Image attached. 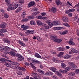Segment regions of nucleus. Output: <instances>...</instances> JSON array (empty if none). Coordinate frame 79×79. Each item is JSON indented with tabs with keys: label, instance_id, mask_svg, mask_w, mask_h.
<instances>
[{
	"label": "nucleus",
	"instance_id": "obj_1",
	"mask_svg": "<svg viewBox=\"0 0 79 79\" xmlns=\"http://www.w3.org/2000/svg\"><path fill=\"white\" fill-rule=\"evenodd\" d=\"M50 38L52 40H53L55 42H57L58 43H60L62 40L61 39H58L57 37L54 35H51L50 36Z\"/></svg>",
	"mask_w": 79,
	"mask_h": 79
},
{
	"label": "nucleus",
	"instance_id": "obj_2",
	"mask_svg": "<svg viewBox=\"0 0 79 79\" xmlns=\"http://www.w3.org/2000/svg\"><path fill=\"white\" fill-rule=\"evenodd\" d=\"M46 23L48 24V25L44 27L45 29H48L51 28L53 26V23L51 22V21L50 20H47L46 21Z\"/></svg>",
	"mask_w": 79,
	"mask_h": 79
},
{
	"label": "nucleus",
	"instance_id": "obj_3",
	"mask_svg": "<svg viewBox=\"0 0 79 79\" xmlns=\"http://www.w3.org/2000/svg\"><path fill=\"white\" fill-rule=\"evenodd\" d=\"M16 56L18 57L17 59V60L18 61H21L24 60V57L19 54L17 53Z\"/></svg>",
	"mask_w": 79,
	"mask_h": 79
},
{
	"label": "nucleus",
	"instance_id": "obj_4",
	"mask_svg": "<svg viewBox=\"0 0 79 79\" xmlns=\"http://www.w3.org/2000/svg\"><path fill=\"white\" fill-rule=\"evenodd\" d=\"M39 13H40V11H36L35 12L33 13L32 14L33 16L28 17V19H34V18H35V17L34 16H36V15H37L39 14Z\"/></svg>",
	"mask_w": 79,
	"mask_h": 79
},
{
	"label": "nucleus",
	"instance_id": "obj_5",
	"mask_svg": "<svg viewBox=\"0 0 79 79\" xmlns=\"http://www.w3.org/2000/svg\"><path fill=\"white\" fill-rule=\"evenodd\" d=\"M9 47L7 46H4L2 47V48L1 49L0 51L1 52H3L4 51H7V50H9Z\"/></svg>",
	"mask_w": 79,
	"mask_h": 79
},
{
	"label": "nucleus",
	"instance_id": "obj_6",
	"mask_svg": "<svg viewBox=\"0 0 79 79\" xmlns=\"http://www.w3.org/2000/svg\"><path fill=\"white\" fill-rule=\"evenodd\" d=\"M7 6L9 7L7 8V10H8V11H10V10H13L12 9V7L11 4H10V3L9 2H7Z\"/></svg>",
	"mask_w": 79,
	"mask_h": 79
},
{
	"label": "nucleus",
	"instance_id": "obj_7",
	"mask_svg": "<svg viewBox=\"0 0 79 79\" xmlns=\"http://www.w3.org/2000/svg\"><path fill=\"white\" fill-rule=\"evenodd\" d=\"M21 27L23 29L24 31H26L27 29H29L30 27L28 26H25L24 25H23L21 26Z\"/></svg>",
	"mask_w": 79,
	"mask_h": 79
},
{
	"label": "nucleus",
	"instance_id": "obj_8",
	"mask_svg": "<svg viewBox=\"0 0 79 79\" xmlns=\"http://www.w3.org/2000/svg\"><path fill=\"white\" fill-rule=\"evenodd\" d=\"M11 5L12 7V10H15L16 8H17L18 7V5L17 4H15V5H13V4H11Z\"/></svg>",
	"mask_w": 79,
	"mask_h": 79
},
{
	"label": "nucleus",
	"instance_id": "obj_9",
	"mask_svg": "<svg viewBox=\"0 0 79 79\" xmlns=\"http://www.w3.org/2000/svg\"><path fill=\"white\" fill-rule=\"evenodd\" d=\"M9 54L12 56H16V53L13 51H10L9 52Z\"/></svg>",
	"mask_w": 79,
	"mask_h": 79
},
{
	"label": "nucleus",
	"instance_id": "obj_10",
	"mask_svg": "<svg viewBox=\"0 0 79 79\" xmlns=\"http://www.w3.org/2000/svg\"><path fill=\"white\" fill-rule=\"evenodd\" d=\"M69 44L71 45H74L75 43L73 42V40L72 39H70L69 40Z\"/></svg>",
	"mask_w": 79,
	"mask_h": 79
},
{
	"label": "nucleus",
	"instance_id": "obj_11",
	"mask_svg": "<svg viewBox=\"0 0 79 79\" xmlns=\"http://www.w3.org/2000/svg\"><path fill=\"white\" fill-rule=\"evenodd\" d=\"M0 28L2 29H5L6 28V24L4 23H2L0 24Z\"/></svg>",
	"mask_w": 79,
	"mask_h": 79
},
{
	"label": "nucleus",
	"instance_id": "obj_12",
	"mask_svg": "<svg viewBox=\"0 0 79 79\" xmlns=\"http://www.w3.org/2000/svg\"><path fill=\"white\" fill-rule=\"evenodd\" d=\"M34 4H35V2H30L28 4V7L29 8L31 7V6H34Z\"/></svg>",
	"mask_w": 79,
	"mask_h": 79
},
{
	"label": "nucleus",
	"instance_id": "obj_13",
	"mask_svg": "<svg viewBox=\"0 0 79 79\" xmlns=\"http://www.w3.org/2000/svg\"><path fill=\"white\" fill-rule=\"evenodd\" d=\"M62 19L64 22H68V19L66 17L64 16L62 17Z\"/></svg>",
	"mask_w": 79,
	"mask_h": 79
},
{
	"label": "nucleus",
	"instance_id": "obj_14",
	"mask_svg": "<svg viewBox=\"0 0 79 79\" xmlns=\"http://www.w3.org/2000/svg\"><path fill=\"white\" fill-rule=\"evenodd\" d=\"M4 64L7 67H9V68H11V64L8 62H6Z\"/></svg>",
	"mask_w": 79,
	"mask_h": 79
},
{
	"label": "nucleus",
	"instance_id": "obj_15",
	"mask_svg": "<svg viewBox=\"0 0 79 79\" xmlns=\"http://www.w3.org/2000/svg\"><path fill=\"white\" fill-rule=\"evenodd\" d=\"M0 61H1V63L4 64L6 62V59L4 58H0Z\"/></svg>",
	"mask_w": 79,
	"mask_h": 79
},
{
	"label": "nucleus",
	"instance_id": "obj_16",
	"mask_svg": "<svg viewBox=\"0 0 79 79\" xmlns=\"http://www.w3.org/2000/svg\"><path fill=\"white\" fill-rule=\"evenodd\" d=\"M18 42L20 44V45H21V46H23V47H25V46H26V45L23 42H22L21 40H19Z\"/></svg>",
	"mask_w": 79,
	"mask_h": 79
},
{
	"label": "nucleus",
	"instance_id": "obj_17",
	"mask_svg": "<svg viewBox=\"0 0 79 79\" xmlns=\"http://www.w3.org/2000/svg\"><path fill=\"white\" fill-rule=\"evenodd\" d=\"M27 32V33H28L29 34H33L34 33V31L33 30H27L26 31Z\"/></svg>",
	"mask_w": 79,
	"mask_h": 79
},
{
	"label": "nucleus",
	"instance_id": "obj_18",
	"mask_svg": "<svg viewBox=\"0 0 79 79\" xmlns=\"http://www.w3.org/2000/svg\"><path fill=\"white\" fill-rule=\"evenodd\" d=\"M55 73V74H57V75L59 77H60V78H62V75H61V73H59L58 72L56 71Z\"/></svg>",
	"mask_w": 79,
	"mask_h": 79
},
{
	"label": "nucleus",
	"instance_id": "obj_19",
	"mask_svg": "<svg viewBox=\"0 0 79 79\" xmlns=\"http://www.w3.org/2000/svg\"><path fill=\"white\" fill-rule=\"evenodd\" d=\"M37 71L38 72V73H40L41 74H44V73H45L44 71L40 69H37Z\"/></svg>",
	"mask_w": 79,
	"mask_h": 79
},
{
	"label": "nucleus",
	"instance_id": "obj_20",
	"mask_svg": "<svg viewBox=\"0 0 79 79\" xmlns=\"http://www.w3.org/2000/svg\"><path fill=\"white\" fill-rule=\"evenodd\" d=\"M32 63L35 64H37L39 63V61L37 60H32Z\"/></svg>",
	"mask_w": 79,
	"mask_h": 79
},
{
	"label": "nucleus",
	"instance_id": "obj_21",
	"mask_svg": "<svg viewBox=\"0 0 79 79\" xmlns=\"http://www.w3.org/2000/svg\"><path fill=\"white\" fill-rule=\"evenodd\" d=\"M35 56L36 58H41V56L39 54L37 53H35Z\"/></svg>",
	"mask_w": 79,
	"mask_h": 79
},
{
	"label": "nucleus",
	"instance_id": "obj_22",
	"mask_svg": "<svg viewBox=\"0 0 79 79\" xmlns=\"http://www.w3.org/2000/svg\"><path fill=\"white\" fill-rule=\"evenodd\" d=\"M51 10L53 12V13H56V8L55 7H52L51 9Z\"/></svg>",
	"mask_w": 79,
	"mask_h": 79
},
{
	"label": "nucleus",
	"instance_id": "obj_23",
	"mask_svg": "<svg viewBox=\"0 0 79 79\" xmlns=\"http://www.w3.org/2000/svg\"><path fill=\"white\" fill-rule=\"evenodd\" d=\"M26 11H23L22 14V18H24L25 16H26Z\"/></svg>",
	"mask_w": 79,
	"mask_h": 79
},
{
	"label": "nucleus",
	"instance_id": "obj_24",
	"mask_svg": "<svg viewBox=\"0 0 79 79\" xmlns=\"http://www.w3.org/2000/svg\"><path fill=\"white\" fill-rule=\"evenodd\" d=\"M36 23L38 26H42V22L41 21L38 20L37 21Z\"/></svg>",
	"mask_w": 79,
	"mask_h": 79
},
{
	"label": "nucleus",
	"instance_id": "obj_25",
	"mask_svg": "<svg viewBox=\"0 0 79 79\" xmlns=\"http://www.w3.org/2000/svg\"><path fill=\"white\" fill-rule=\"evenodd\" d=\"M3 41L5 42H6V43L7 44H10V40H8L7 39H4L3 40Z\"/></svg>",
	"mask_w": 79,
	"mask_h": 79
},
{
	"label": "nucleus",
	"instance_id": "obj_26",
	"mask_svg": "<svg viewBox=\"0 0 79 79\" xmlns=\"http://www.w3.org/2000/svg\"><path fill=\"white\" fill-rule=\"evenodd\" d=\"M55 2L57 5H60V4L61 3L60 0H56Z\"/></svg>",
	"mask_w": 79,
	"mask_h": 79
},
{
	"label": "nucleus",
	"instance_id": "obj_27",
	"mask_svg": "<svg viewBox=\"0 0 79 79\" xmlns=\"http://www.w3.org/2000/svg\"><path fill=\"white\" fill-rule=\"evenodd\" d=\"M64 54V52H60L58 54V55H57V56L58 57H60V58L61 57V56L63 55Z\"/></svg>",
	"mask_w": 79,
	"mask_h": 79
},
{
	"label": "nucleus",
	"instance_id": "obj_28",
	"mask_svg": "<svg viewBox=\"0 0 79 79\" xmlns=\"http://www.w3.org/2000/svg\"><path fill=\"white\" fill-rule=\"evenodd\" d=\"M54 26H57V25H58V22L54 21L52 25Z\"/></svg>",
	"mask_w": 79,
	"mask_h": 79
},
{
	"label": "nucleus",
	"instance_id": "obj_29",
	"mask_svg": "<svg viewBox=\"0 0 79 79\" xmlns=\"http://www.w3.org/2000/svg\"><path fill=\"white\" fill-rule=\"evenodd\" d=\"M30 23L31 25H35V22L33 20L31 21L30 22Z\"/></svg>",
	"mask_w": 79,
	"mask_h": 79
},
{
	"label": "nucleus",
	"instance_id": "obj_30",
	"mask_svg": "<svg viewBox=\"0 0 79 79\" xmlns=\"http://www.w3.org/2000/svg\"><path fill=\"white\" fill-rule=\"evenodd\" d=\"M75 75V73L74 72H70L69 74V76H74Z\"/></svg>",
	"mask_w": 79,
	"mask_h": 79
},
{
	"label": "nucleus",
	"instance_id": "obj_31",
	"mask_svg": "<svg viewBox=\"0 0 79 79\" xmlns=\"http://www.w3.org/2000/svg\"><path fill=\"white\" fill-rule=\"evenodd\" d=\"M51 70H52V71L53 72H54V73L56 71V69L55 68L53 67H52L50 69Z\"/></svg>",
	"mask_w": 79,
	"mask_h": 79
},
{
	"label": "nucleus",
	"instance_id": "obj_32",
	"mask_svg": "<svg viewBox=\"0 0 79 79\" xmlns=\"http://www.w3.org/2000/svg\"><path fill=\"white\" fill-rule=\"evenodd\" d=\"M21 10H22V8H21V7H19L17 10H16L15 12V13H18V12L20 11Z\"/></svg>",
	"mask_w": 79,
	"mask_h": 79
},
{
	"label": "nucleus",
	"instance_id": "obj_33",
	"mask_svg": "<svg viewBox=\"0 0 79 79\" xmlns=\"http://www.w3.org/2000/svg\"><path fill=\"white\" fill-rule=\"evenodd\" d=\"M74 72L75 74H78L79 73V69H75Z\"/></svg>",
	"mask_w": 79,
	"mask_h": 79
},
{
	"label": "nucleus",
	"instance_id": "obj_34",
	"mask_svg": "<svg viewBox=\"0 0 79 79\" xmlns=\"http://www.w3.org/2000/svg\"><path fill=\"white\" fill-rule=\"evenodd\" d=\"M28 21V19L27 18H23L21 20L22 22H27Z\"/></svg>",
	"mask_w": 79,
	"mask_h": 79
},
{
	"label": "nucleus",
	"instance_id": "obj_35",
	"mask_svg": "<svg viewBox=\"0 0 79 79\" xmlns=\"http://www.w3.org/2000/svg\"><path fill=\"white\" fill-rule=\"evenodd\" d=\"M57 50L58 51H64V48H57Z\"/></svg>",
	"mask_w": 79,
	"mask_h": 79
},
{
	"label": "nucleus",
	"instance_id": "obj_36",
	"mask_svg": "<svg viewBox=\"0 0 79 79\" xmlns=\"http://www.w3.org/2000/svg\"><path fill=\"white\" fill-rule=\"evenodd\" d=\"M72 51L73 53H77L78 52H77V51L76 50L74 49H73L72 50Z\"/></svg>",
	"mask_w": 79,
	"mask_h": 79
},
{
	"label": "nucleus",
	"instance_id": "obj_37",
	"mask_svg": "<svg viewBox=\"0 0 79 79\" xmlns=\"http://www.w3.org/2000/svg\"><path fill=\"white\" fill-rule=\"evenodd\" d=\"M4 16L5 18H8L9 17V16L6 13L4 14Z\"/></svg>",
	"mask_w": 79,
	"mask_h": 79
},
{
	"label": "nucleus",
	"instance_id": "obj_38",
	"mask_svg": "<svg viewBox=\"0 0 79 79\" xmlns=\"http://www.w3.org/2000/svg\"><path fill=\"white\" fill-rule=\"evenodd\" d=\"M63 25L66 26L67 27H69V25L67 23H63Z\"/></svg>",
	"mask_w": 79,
	"mask_h": 79
},
{
	"label": "nucleus",
	"instance_id": "obj_39",
	"mask_svg": "<svg viewBox=\"0 0 79 79\" xmlns=\"http://www.w3.org/2000/svg\"><path fill=\"white\" fill-rule=\"evenodd\" d=\"M61 66L62 67V68H64V69L66 68V65L62 63L61 64Z\"/></svg>",
	"mask_w": 79,
	"mask_h": 79
},
{
	"label": "nucleus",
	"instance_id": "obj_40",
	"mask_svg": "<svg viewBox=\"0 0 79 79\" xmlns=\"http://www.w3.org/2000/svg\"><path fill=\"white\" fill-rule=\"evenodd\" d=\"M69 58V55H66L64 56V58L65 59H68Z\"/></svg>",
	"mask_w": 79,
	"mask_h": 79
},
{
	"label": "nucleus",
	"instance_id": "obj_41",
	"mask_svg": "<svg viewBox=\"0 0 79 79\" xmlns=\"http://www.w3.org/2000/svg\"><path fill=\"white\" fill-rule=\"evenodd\" d=\"M11 68H12V69H18V68L16 67L13 65H11Z\"/></svg>",
	"mask_w": 79,
	"mask_h": 79
},
{
	"label": "nucleus",
	"instance_id": "obj_42",
	"mask_svg": "<svg viewBox=\"0 0 79 79\" xmlns=\"http://www.w3.org/2000/svg\"><path fill=\"white\" fill-rule=\"evenodd\" d=\"M76 68H77V66L75 65L74 64L72 67V69H73V70H74Z\"/></svg>",
	"mask_w": 79,
	"mask_h": 79
},
{
	"label": "nucleus",
	"instance_id": "obj_43",
	"mask_svg": "<svg viewBox=\"0 0 79 79\" xmlns=\"http://www.w3.org/2000/svg\"><path fill=\"white\" fill-rule=\"evenodd\" d=\"M36 18H37V19H42V18H42V16H41V15L36 16Z\"/></svg>",
	"mask_w": 79,
	"mask_h": 79
},
{
	"label": "nucleus",
	"instance_id": "obj_44",
	"mask_svg": "<svg viewBox=\"0 0 79 79\" xmlns=\"http://www.w3.org/2000/svg\"><path fill=\"white\" fill-rule=\"evenodd\" d=\"M52 78L54 79H58V77L55 75H54L52 76Z\"/></svg>",
	"mask_w": 79,
	"mask_h": 79
},
{
	"label": "nucleus",
	"instance_id": "obj_45",
	"mask_svg": "<svg viewBox=\"0 0 79 79\" xmlns=\"http://www.w3.org/2000/svg\"><path fill=\"white\" fill-rule=\"evenodd\" d=\"M69 64L70 66H74V64L73 63V62H69Z\"/></svg>",
	"mask_w": 79,
	"mask_h": 79
},
{
	"label": "nucleus",
	"instance_id": "obj_46",
	"mask_svg": "<svg viewBox=\"0 0 79 79\" xmlns=\"http://www.w3.org/2000/svg\"><path fill=\"white\" fill-rule=\"evenodd\" d=\"M3 31H2V29L0 31V36H4V35L3 34Z\"/></svg>",
	"mask_w": 79,
	"mask_h": 79
},
{
	"label": "nucleus",
	"instance_id": "obj_47",
	"mask_svg": "<svg viewBox=\"0 0 79 79\" xmlns=\"http://www.w3.org/2000/svg\"><path fill=\"white\" fill-rule=\"evenodd\" d=\"M36 39L37 40H38V41H39L40 42V41H41V39H42L41 38H40V37L39 36H37Z\"/></svg>",
	"mask_w": 79,
	"mask_h": 79
},
{
	"label": "nucleus",
	"instance_id": "obj_48",
	"mask_svg": "<svg viewBox=\"0 0 79 79\" xmlns=\"http://www.w3.org/2000/svg\"><path fill=\"white\" fill-rule=\"evenodd\" d=\"M13 64L14 65H19V63L17 62H14L13 63Z\"/></svg>",
	"mask_w": 79,
	"mask_h": 79
},
{
	"label": "nucleus",
	"instance_id": "obj_49",
	"mask_svg": "<svg viewBox=\"0 0 79 79\" xmlns=\"http://www.w3.org/2000/svg\"><path fill=\"white\" fill-rule=\"evenodd\" d=\"M32 10L33 11H38V9L37 8H34Z\"/></svg>",
	"mask_w": 79,
	"mask_h": 79
},
{
	"label": "nucleus",
	"instance_id": "obj_50",
	"mask_svg": "<svg viewBox=\"0 0 79 79\" xmlns=\"http://www.w3.org/2000/svg\"><path fill=\"white\" fill-rule=\"evenodd\" d=\"M17 73L18 75H22V72L21 71H18L17 72Z\"/></svg>",
	"mask_w": 79,
	"mask_h": 79
},
{
	"label": "nucleus",
	"instance_id": "obj_51",
	"mask_svg": "<svg viewBox=\"0 0 79 79\" xmlns=\"http://www.w3.org/2000/svg\"><path fill=\"white\" fill-rule=\"evenodd\" d=\"M47 74H48V76H50V75H52V74H53V73H52L50 72H49L48 73H47Z\"/></svg>",
	"mask_w": 79,
	"mask_h": 79
},
{
	"label": "nucleus",
	"instance_id": "obj_52",
	"mask_svg": "<svg viewBox=\"0 0 79 79\" xmlns=\"http://www.w3.org/2000/svg\"><path fill=\"white\" fill-rule=\"evenodd\" d=\"M69 11L70 12H73L75 11V9H70Z\"/></svg>",
	"mask_w": 79,
	"mask_h": 79
},
{
	"label": "nucleus",
	"instance_id": "obj_53",
	"mask_svg": "<svg viewBox=\"0 0 79 79\" xmlns=\"http://www.w3.org/2000/svg\"><path fill=\"white\" fill-rule=\"evenodd\" d=\"M23 39L25 42H26L27 41L28 38L24 37L23 38Z\"/></svg>",
	"mask_w": 79,
	"mask_h": 79
},
{
	"label": "nucleus",
	"instance_id": "obj_54",
	"mask_svg": "<svg viewBox=\"0 0 79 79\" xmlns=\"http://www.w3.org/2000/svg\"><path fill=\"white\" fill-rule=\"evenodd\" d=\"M68 31L66 30L65 31H63L62 32V34L63 35H64V34H67L68 33Z\"/></svg>",
	"mask_w": 79,
	"mask_h": 79
},
{
	"label": "nucleus",
	"instance_id": "obj_55",
	"mask_svg": "<svg viewBox=\"0 0 79 79\" xmlns=\"http://www.w3.org/2000/svg\"><path fill=\"white\" fill-rule=\"evenodd\" d=\"M65 69L67 71H68L69 70V69H70V68L69 67H67L66 68H65Z\"/></svg>",
	"mask_w": 79,
	"mask_h": 79
},
{
	"label": "nucleus",
	"instance_id": "obj_56",
	"mask_svg": "<svg viewBox=\"0 0 79 79\" xmlns=\"http://www.w3.org/2000/svg\"><path fill=\"white\" fill-rule=\"evenodd\" d=\"M51 52L53 54V55H56V52H55V51L52 50L51 51Z\"/></svg>",
	"mask_w": 79,
	"mask_h": 79
},
{
	"label": "nucleus",
	"instance_id": "obj_57",
	"mask_svg": "<svg viewBox=\"0 0 79 79\" xmlns=\"http://www.w3.org/2000/svg\"><path fill=\"white\" fill-rule=\"evenodd\" d=\"M74 21H76V20H77V19H78V18L77 16H75L74 18Z\"/></svg>",
	"mask_w": 79,
	"mask_h": 79
},
{
	"label": "nucleus",
	"instance_id": "obj_58",
	"mask_svg": "<svg viewBox=\"0 0 79 79\" xmlns=\"http://www.w3.org/2000/svg\"><path fill=\"white\" fill-rule=\"evenodd\" d=\"M60 5L63 6L65 5V4L63 2H62L60 3Z\"/></svg>",
	"mask_w": 79,
	"mask_h": 79
},
{
	"label": "nucleus",
	"instance_id": "obj_59",
	"mask_svg": "<svg viewBox=\"0 0 79 79\" xmlns=\"http://www.w3.org/2000/svg\"><path fill=\"white\" fill-rule=\"evenodd\" d=\"M19 2L20 3H24V0H20Z\"/></svg>",
	"mask_w": 79,
	"mask_h": 79
},
{
	"label": "nucleus",
	"instance_id": "obj_60",
	"mask_svg": "<svg viewBox=\"0 0 79 79\" xmlns=\"http://www.w3.org/2000/svg\"><path fill=\"white\" fill-rule=\"evenodd\" d=\"M32 60H32V58H29L28 59V60L29 61H32Z\"/></svg>",
	"mask_w": 79,
	"mask_h": 79
},
{
	"label": "nucleus",
	"instance_id": "obj_61",
	"mask_svg": "<svg viewBox=\"0 0 79 79\" xmlns=\"http://www.w3.org/2000/svg\"><path fill=\"white\" fill-rule=\"evenodd\" d=\"M2 32H7V30L6 29H4V30H2Z\"/></svg>",
	"mask_w": 79,
	"mask_h": 79
},
{
	"label": "nucleus",
	"instance_id": "obj_62",
	"mask_svg": "<svg viewBox=\"0 0 79 79\" xmlns=\"http://www.w3.org/2000/svg\"><path fill=\"white\" fill-rule=\"evenodd\" d=\"M41 15H42V16H45V15H46V13H41Z\"/></svg>",
	"mask_w": 79,
	"mask_h": 79
},
{
	"label": "nucleus",
	"instance_id": "obj_63",
	"mask_svg": "<svg viewBox=\"0 0 79 79\" xmlns=\"http://www.w3.org/2000/svg\"><path fill=\"white\" fill-rule=\"evenodd\" d=\"M77 7V11H79V6H76V7Z\"/></svg>",
	"mask_w": 79,
	"mask_h": 79
},
{
	"label": "nucleus",
	"instance_id": "obj_64",
	"mask_svg": "<svg viewBox=\"0 0 79 79\" xmlns=\"http://www.w3.org/2000/svg\"><path fill=\"white\" fill-rule=\"evenodd\" d=\"M77 35H78V36H79V30H77Z\"/></svg>",
	"mask_w": 79,
	"mask_h": 79
}]
</instances>
